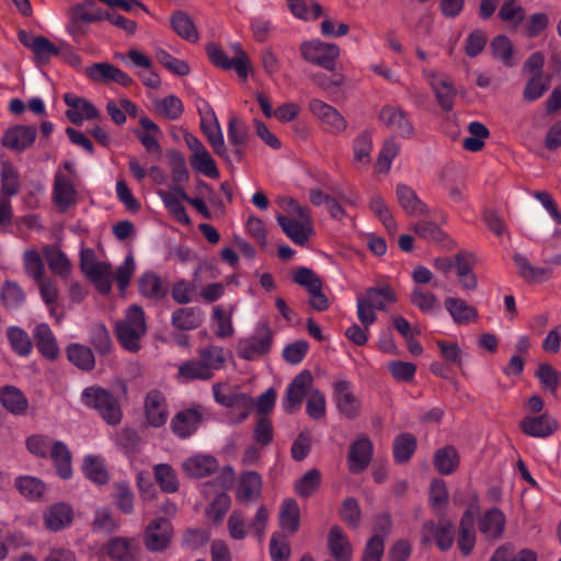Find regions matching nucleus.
Returning <instances> with one entry per match:
<instances>
[{"label":"nucleus","instance_id":"nucleus-25","mask_svg":"<svg viewBox=\"0 0 561 561\" xmlns=\"http://www.w3.org/2000/svg\"><path fill=\"white\" fill-rule=\"evenodd\" d=\"M38 352L47 359L54 360L59 354L56 337L47 323H38L33 330Z\"/></svg>","mask_w":561,"mask_h":561},{"label":"nucleus","instance_id":"nucleus-31","mask_svg":"<svg viewBox=\"0 0 561 561\" xmlns=\"http://www.w3.org/2000/svg\"><path fill=\"white\" fill-rule=\"evenodd\" d=\"M218 468L217 460L207 455H195L187 458L182 463V469L190 478H203L213 472Z\"/></svg>","mask_w":561,"mask_h":561},{"label":"nucleus","instance_id":"nucleus-33","mask_svg":"<svg viewBox=\"0 0 561 561\" xmlns=\"http://www.w3.org/2000/svg\"><path fill=\"white\" fill-rule=\"evenodd\" d=\"M444 304L451 319L457 324L469 323L478 318L477 309L461 298L447 297Z\"/></svg>","mask_w":561,"mask_h":561},{"label":"nucleus","instance_id":"nucleus-50","mask_svg":"<svg viewBox=\"0 0 561 561\" xmlns=\"http://www.w3.org/2000/svg\"><path fill=\"white\" fill-rule=\"evenodd\" d=\"M156 112L162 117L175 121L181 117L184 112V105L180 98L174 94L167 95L154 102Z\"/></svg>","mask_w":561,"mask_h":561},{"label":"nucleus","instance_id":"nucleus-49","mask_svg":"<svg viewBox=\"0 0 561 561\" xmlns=\"http://www.w3.org/2000/svg\"><path fill=\"white\" fill-rule=\"evenodd\" d=\"M197 355L198 359L205 364L213 376L216 370L224 367L226 362L225 350L217 345L202 347L197 351Z\"/></svg>","mask_w":561,"mask_h":561},{"label":"nucleus","instance_id":"nucleus-56","mask_svg":"<svg viewBox=\"0 0 561 561\" xmlns=\"http://www.w3.org/2000/svg\"><path fill=\"white\" fill-rule=\"evenodd\" d=\"M411 302L424 313L434 314L439 311L440 305L437 297L416 287L411 293Z\"/></svg>","mask_w":561,"mask_h":561},{"label":"nucleus","instance_id":"nucleus-14","mask_svg":"<svg viewBox=\"0 0 561 561\" xmlns=\"http://www.w3.org/2000/svg\"><path fill=\"white\" fill-rule=\"evenodd\" d=\"M77 188L73 179L60 169L55 173L53 197L59 209L66 210L77 203Z\"/></svg>","mask_w":561,"mask_h":561},{"label":"nucleus","instance_id":"nucleus-6","mask_svg":"<svg viewBox=\"0 0 561 561\" xmlns=\"http://www.w3.org/2000/svg\"><path fill=\"white\" fill-rule=\"evenodd\" d=\"M300 53L306 61L333 71L335 60L340 56L341 50L340 47L333 43L312 39L301 44Z\"/></svg>","mask_w":561,"mask_h":561},{"label":"nucleus","instance_id":"nucleus-3","mask_svg":"<svg viewBox=\"0 0 561 561\" xmlns=\"http://www.w3.org/2000/svg\"><path fill=\"white\" fill-rule=\"evenodd\" d=\"M80 400L89 409L95 410L108 425H117L123 419L122 409L113 393L100 386L83 389Z\"/></svg>","mask_w":561,"mask_h":561},{"label":"nucleus","instance_id":"nucleus-60","mask_svg":"<svg viewBox=\"0 0 561 561\" xmlns=\"http://www.w3.org/2000/svg\"><path fill=\"white\" fill-rule=\"evenodd\" d=\"M138 287L142 296L150 298H159L165 294L160 277L152 272L144 273L140 276Z\"/></svg>","mask_w":561,"mask_h":561},{"label":"nucleus","instance_id":"nucleus-39","mask_svg":"<svg viewBox=\"0 0 561 561\" xmlns=\"http://www.w3.org/2000/svg\"><path fill=\"white\" fill-rule=\"evenodd\" d=\"M43 254L53 273L61 277H67L70 274L71 263L59 248L55 245H46L43 249Z\"/></svg>","mask_w":561,"mask_h":561},{"label":"nucleus","instance_id":"nucleus-28","mask_svg":"<svg viewBox=\"0 0 561 561\" xmlns=\"http://www.w3.org/2000/svg\"><path fill=\"white\" fill-rule=\"evenodd\" d=\"M139 124L142 130L136 134L138 140L148 152L160 156L162 153L159 142V138L162 136L160 127L147 116H141Z\"/></svg>","mask_w":561,"mask_h":561},{"label":"nucleus","instance_id":"nucleus-64","mask_svg":"<svg viewBox=\"0 0 561 561\" xmlns=\"http://www.w3.org/2000/svg\"><path fill=\"white\" fill-rule=\"evenodd\" d=\"M538 554L536 551L524 548L520 549L513 557L510 556V550L505 546L499 547L492 554L490 561H537Z\"/></svg>","mask_w":561,"mask_h":561},{"label":"nucleus","instance_id":"nucleus-32","mask_svg":"<svg viewBox=\"0 0 561 561\" xmlns=\"http://www.w3.org/2000/svg\"><path fill=\"white\" fill-rule=\"evenodd\" d=\"M0 403L14 415L24 414L28 408L26 397L14 386H4L0 389Z\"/></svg>","mask_w":561,"mask_h":561},{"label":"nucleus","instance_id":"nucleus-52","mask_svg":"<svg viewBox=\"0 0 561 561\" xmlns=\"http://www.w3.org/2000/svg\"><path fill=\"white\" fill-rule=\"evenodd\" d=\"M179 377L183 380H208L213 375L198 358L179 365Z\"/></svg>","mask_w":561,"mask_h":561},{"label":"nucleus","instance_id":"nucleus-27","mask_svg":"<svg viewBox=\"0 0 561 561\" xmlns=\"http://www.w3.org/2000/svg\"><path fill=\"white\" fill-rule=\"evenodd\" d=\"M72 519V508L65 503H56L44 513L45 527L51 531H59L68 527Z\"/></svg>","mask_w":561,"mask_h":561},{"label":"nucleus","instance_id":"nucleus-18","mask_svg":"<svg viewBox=\"0 0 561 561\" xmlns=\"http://www.w3.org/2000/svg\"><path fill=\"white\" fill-rule=\"evenodd\" d=\"M85 75L95 82L113 81L124 87L129 85L133 81L126 72L108 62H98L87 67Z\"/></svg>","mask_w":561,"mask_h":561},{"label":"nucleus","instance_id":"nucleus-29","mask_svg":"<svg viewBox=\"0 0 561 561\" xmlns=\"http://www.w3.org/2000/svg\"><path fill=\"white\" fill-rule=\"evenodd\" d=\"M262 492V478L256 471H244L240 474L237 488L239 501H256Z\"/></svg>","mask_w":561,"mask_h":561},{"label":"nucleus","instance_id":"nucleus-10","mask_svg":"<svg viewBox=\"0 0 561 561\" xmlns=\"http://www.w3.org/2000/svg\"><path fill=\"white\" fill-rule=\"evenodd\" d=\"M172 534L173 529L169 519L156 518L145 530L144 543L149 551L161 552L169 547Z\"/></svg>","mask_w":561,"mask_h":561},{"label":"nucleus","instance_id":"nucleus-47","mask_svg":"<svg viewBox=\"0 0 561 561\" xmlns=\"http://www.w3.org/2000/svg\"><path fill=\"white\" fill-rule=\"evenodd\" d=\"M190 162L192 168L197 173H201L210 179H217L219 176V170L217 168L216 161L207 148L196 152L195 154H191Z\"/></svg>","mask_w":561,"mask_h":561},{"label":"nucleus","instance_id":"nucleus-61","mask_svg":"<svg viewBox=\"0 0 561 561\" xmlns=\"http://www.w3.org/2000/svg\"><path fill=\"white\" fill-rule=\"evenodd\" d=\"M373 149L371 136L368 133L359 134L353 144L354 161L359 165H368L371 161Z\"/></svg>","mask_w":561,"mask_h":561},{"label":"nucleus","instance_id":"nucleus-59","mask_svg":"<svg viewBox=\"0 0 561 561\" xmlns=\"http://www.w3.org/2000/svg\"><path fill=\"white\" fill-rule=\"evenodd\" d=\"M369 208L390 232H396L397 224L381 195L373 194L370 196Z\"/></svg>","mask_w":561,"mask_h":561},{"label":"nucleus","instance_id":"nucleus-55","mask_svg":"<svg viewBox=\"0 0 561 561\" xmlns=\"http://www.w3.org/2000/svg\"><path fill=\"white\" fill-rule=\"evenodd\" d=\"M470 136L465 138L462 147L471 152H477L484 146V139L489 137L488 128L480 122H471L468 126Z\"/></svg>","mask_w":561,"mask_h":561},{"label":"nucleus","instance_id":"nucleus-63","mask_svg":"<svg viewBox=\"0 0 561 561\" xmlns=\"http://www.w3.org/2000/svg\"><path fill=\"white\" fill-rule=\"evenodd\" d=\"M228 140L236 147L244 146L249 130L245 123L237 115H231L227 126Z\"/></svg>","mask_w":561,"mask_h":561},{"label":"nucleus","instance_id":"nucleus-4","mask_svg":"<svg viewBox=\"0 0 561 561\" xmlns=\"http://www.w3.org/2000/svg\"><path fill=\"white\" fill-rule=\"evenodd\" d=\"M219 479L220 482H206L202 485V493L205 499H210L215 495L206 511L207 516L215 523L220 522L230 508V496L225 490L234 481L233 469L230 466L225 467Z\"/></svg>","mask_w":561,"mask_h":561},{"label":"nucleus","instance_id":"nucleus-44","mask_svg":"<svg viewBox=\"0 0 561 561\" xmlns=\"http://www.w3.org/2000/svg\"><path fill=\"white\" fill-rule=\"evenodd\" d=\"M360 297L378 310H383L389 304L396 301V294L389 285L370 287Z\"/></svg>","mask_w":561,"mask_h":561},{"label":"nucleus","instance_id":"nucleus-22","mask_svg":"<svg viewBox=\"0 0 561 561\" xmlns=\"http://www.w3.org/2000/svg\"><path fill=\"white\" fill-rule=\"evenodd\" d=\"M371 456V440L365 435L358 437L350 447L347 458L350 470L354 473L362 472L368 467Z\"/></svg>","mask_w":561,"mask_h":561},{"label":"nucleus","instance_id":"nucleus-17","mask_svg":"<svg viewBox=\"0 0 561 561\" xmlns=\"http://www.w3.org/2000/svg\"><path fill=\"white\" fill-rule=\"evenodd\" d=\"M520 428L528 436L543 438L557 431L558 422L548 413L527 415L520 422Z\"/></svg>","mask_w":561,"mask_h":561},{"label":"nucleus","instance_id":"nucleus-48","mask_svg":"<svg viewBox=\"0 0 561 561\" xmlns=\"http://www.w3.org/2000/svg\"><path fill=\"white\" fill-rule=\"evenodd\" d=\"M213 394L218 404L230 410L242 403L245 393L232 389L228 383L218 382L213 385Z\"/></svg>","mask_w":561,"mask_h":561},{"label":"nucleus","instance_id":"nucleus-7","mask_svg":"<svg viewBox=\"0 0 561 561\" xmlns=\"http://www.w3.org/2000/svg\"><path fill=\"white\" fill-rule=\"evenodd\" d=\"M422 73L434 92L442 110L446 112L451 111L457 95V90L451 79L447 75L431 69H423Z\"/></svg>","mask_w":561,"mask_h":561},{"label":"nucleus","instance_id":"nucleus-13","mask_svg":"<svg viewBox=\"0 0 561 561\" xmlns=\"http://www.w3.org/2000/svg\"><path fill=\"white\" fill-rule=\"evenodd\" d=\"M64 101L69 107L66 116L75 125H81L84 121L95 119L100 116L99 110L84 98L66 93Z\"/></svg>","mask_w":561,"mask_h":561},{"label":"nucleus","instance_id":"nucleus-16","mask_svg":"<svg viewBox=\"0 0 561 561\" xmlns=\"http://www.w3.org/2000/svg\"><path fill=\"white\" fill-rule=\"evenodd\" d=\"M334 400L339 411L347 419H355L360 411V402L346 380L334 383Z\"/></svg>","mask_w":561,"mask_h":561},{"label":"nucleus","instance_id":"nucleus-23","mask_svg":"<svg viewBox=\"0 0 561 561\" xmlns=\"http://www.w3.org/2000/svg\"><path fill=\"white\" fill-rule=\"evenodd\" d=\"M36 138V128L33 126L18 125L9 128L3 137L2 145L16 151L28 148Z\"/></svg>","mask_w":561,"mask_h":561},{"label":"nucleus","instance_id":"nucleus-26","mask_svg":"<svg viewBox=\"0 0 561 561\" xmlns=\"http://www.w3.org/2000/svg\"><path fill=\"white\" fill-rule=\"evenodd\" d=\"M396 196L399 205L410 216H422L428 213L427 206L420 199L415 191L405 185L398 184Z\"/></svg>","mask_w":561,"mask_h":561},{"label":"nucleus","instance_id":"nucleus-1","mask_svg":"<svg viewBox=\"0 0 561 561\" xmlns=\"http://www.w3.org/2000/svg\"><path fill=\"white\" fill-rule=\"evenodd\" d=\"M277 204L285 214H277L276 220L283 232L295 244L304 247L314 234L313 219L309 208L290 196H280Z\"/></svg>","mask_w":561,"mask_h":561},{"label":"nucleus","instance_id":"nucleus-45","mask_svg":"<svg viewBox=\"0 0 561 561\" xmlns=\"http://www.w3.org/2000/svg\"><path fill=\"white\" fill-rule=\"evenodd\" d=\"M102 294H107L112 288L113 271L108 263L99 262L84 274Z\"/></svg>","mask_w":561,"mask_h":561},{"label":"nucleus","instance_id":"nucleus-43","mask_svg":"<svg viewBox=\"0 0 561 561\" xmlns=\"http://www.w3.org/2000/svg\"><path fill=\"white\" fill-rule=\"evenodd\" d=\"M106 552L114 561H133L136 554V545L133 539L113 538L106 545Z\"/></svg>","mask_w":561,"mask_h":561},{"label":"nucleus","instance_id":"nucleus-46","mask_svg":"<svg viewBox=\"0 0 561 561\" xmlns=\"http://www.w3.org/2000/svg\"><path fill=\"white\" fill-rule=\"evenodd\" d=\"M474 543L473 514L471 510H468L460 520L458 546L462 554L468 556L473 550Z\"/></svg>","mask_w":561,"mask_h":561},{"label":"nucleus","instance_id":"nucleus-15","mask_svg":"<svg viewBox=\"0 0 561 561\" xmlns=\"http://www.w3.org/2000/svg\"><path fill=\"white\" fill-rule=\"evenodd\" d=\"M145 417L153 427L163 426L169 419L165 397L158 390H151L145 398Z\"/></svg>","mask_w":561,"mask_h":561},{"label":"nucleus","instance_id":"nucleus-58","mask_svg":"<svg viewBox=\"0 0 561 561\" xmlns=\"http://www.w3.org/2000/svg\"><path fill=\"white\" fill-rule=\"evenodd\" d=\"M156 481L162 491L173 493L179 489V481L174 470L168 463H159L153 467Z\"/></svg>","mask_w":561,"mask_h":561},{"label":"nucleus","instance_id":"nucleus-38","mask_svg":"<svg viewBox=\"0 0 561 561\" xmlns=\"http://www.w3.org/2000/svg\"><path fill=\"white\" fill-rule=\"evenodd\" d=\"M171 26L173 31L183 39L190 43H196L199 38L197 28L192 18L183 12L176 11L171 16Z\"/></svg>","mask_w":561,"mask_h":561},{"label":"nucleus","instance_id":"nucleus-37","mask_svg":"<svg viewBox=\"0 0 561 561\" xmlns=\"http://www.w3.org/2000/svg\"><path fill=\"white\" fill-rule=\"evenodd\" d=\"M58 476L61 479H69L72 476L71 454L62 442H54L49 455Z\"/></svg>","mask_w":561,"mask_h":561},{"label":"nucleus","instance_id":"nucleus-11","mask_svg":"<svg viewBox=\"0 0 561 561\" xmlns=\"http://www.w3.org/2000/svg\"><path fill=\"white\" fill-rule=\"evenodd\" d=\"M312 376L309 371H301L289 383L283 401V408L287 413L296 412L311 389Z\"/></svg>","mask_w":561,"mask_h":561},{"label":"nucleus","instance_id":"nucleus-9","mask_svg":"<svg viewBox=\"0 0 561 561\" xmlns=\"http://www.w3.org/2000/svg\"><path fill=\"white\" fill-rule=\"evenodd\" d=\"M378 118L381 124L399 137L411 138L414 134V126L408 113L399 106H383L378 114Z\"/></svg>","mask_w":561,"mask_h":561},{"label":"nucleus","instance_id":"nucleus-53","mask_svg":"<svg viewBox=\"0 0 561 561\" xmlns=\"http://www.w3.org/2000/svg\"><path fill=\"white\" fill-rule=\"evenodd\" d=\"M291 13L301 20H316L322 14L319 2L313 0H287Z\"/></svg>","mask_w":561,"mask_h":561},{"label":"nucleus","instance_id":"nucleus-41","mask_svg":"<svg viewBox=\"0 0 561 561\" xmlns=\"http://www.w3.org/2000/svg\"><path fill=\"white\" fill-rule=\"evenodd\" d=\"M174 328L190 331L198 328L203 322L202 312L196 308L184 307L176 309L171 317Z\"/></svg>","mask_w":561,"mask_h":561},{"label":"nucleus","instance_id":"nucleus-42","mask_svg":"<svg viewBox=\"0 0 561 561\" xmlns=\"http://www.w3.org/2000/svg\"><path fill=\"white\" fill-rule=\"evenodd\" d=\"M300 511L294 499H286L279 510V527L289 534L299 528Z\"/></svg>","mask_w":561,"mask_h":561},{"label":"nucleus","instance_id":"nucleus-35","mask_svg":"<svg viewBox=\"0 0 561 561\" xmlns=\"http://www.w3.org/2000/svg\"><path fill=\"white\" fill-rule=\"evenodd\" d=\"M21 190V181L18 170L9 162L1 164L0 169V195L1 198L16 196Z\"/></svg>","mask_w":561,"mask_h":561},{"label":"nucleus","instance_id":"nucleus-51","mask_svg":"<svg viewBox=\"0 0 561 561\" xmlns=\"http://www.w3.org/2000/svg\"><path fill=\"white\" fill-rule=\"evenodd\" d=\"M434 465L442 474L453 473L459 465L457 450L451 446L437 450L434 457Z\"/></svg>","mask_w":561,"mask_h":561},{"label":"nucleus","instance_id":"nucleus-36","mask_svg":"<svg viewBox=\"0 0 561 561\" xmlns=\"http://www.w3.org/2000/svg\"><path fill=\"white\" fill-rule=\"evenodd\" d=\"M82 471L87 479L99 485H103L110 480L104 459L98 455H87L83 458Z\"/></svg>","mask_w":561,"mask_h":561},{"label":"nucleus","instance_id":"nucleus-20","mask_svg":"<svg viewBox=\"0 0 561 561\" xmlns=\"http://www.w3.org/2000/svg\"><path fill=\"white\" fill-rule=\"evenodd\" d=\"M203 421V412L198 408L180 411L171 422L173 433L180 438H187L197 431Z\"/></svg>","mask_w":561,"mask_h":561},{"label":"nucleus","instance_id":"nucleus-8","mask_svg":"<svg viewBox=\"0 0 561 561\" xmlns=\"http://www.w3.org/2000/svg\"><path fill=\"white\" fill-rule=\"evenodd\" d=\"M310 113L324 126V129L333 135L343 133L347 128L345 117L329 103L313 98L308 103Z\"/></svg>","mask_w":561,"mask_h":561},{"label":"nucleus","instance_id":"nucleus-54","mask_svg":"<svg viewBox=\"0 0 561 561\" xmlns=\"http://www.w3.org/2000/svg\"><path fill=\"white\" fill-rule=\"evenodd\" d=\"M7 336L12 350L22 357L31 354L33 345L28 334L19 327H10Z\"/></svg>","mask_w":561,"mask_h":561},{"label":"nucleus","instance_id":"nucleus-34","mask_svg":"<svg viewBox=\"0 0 561 561\" xmlns=\"http://www.w3.org/2000/svg\"><path fill=\"white\" fill-rule=\"evenodd\" d=\"M328 545L332 557L336 561H351L353 549L340 527L334 526L330 529Z\"/></svg>","mask_w":561,"mask_h":561},{"label":"nucleus","instance_id":"nucleus-19","mask_svg":"<svg viewBox=\"0 0 561 561\" xmlns=\"http://www.w3.org/2000/svg\"><path fill=\"white\" fill-rule=\"evenodd\" d=\"M20 42L31 49L39 62H47L51 57L59 54V48L44 36H35L25 31L19 32Z\"/></svg>","mask_w":561,"mask_h":561},{"label":"nucleus","instance_id":"nucleus-5","mask_svg":"<svg viewBox=\"0 0 561 561\" xmlns=\"http://www.w3.org/2000/svg\"><path fill=\"white\" fill-rule=\"evenodd\" d=\"M273 335L266 322H260L255 327L252 336L238 342L237 354L240 358L253 360L266 354L272 346Z\"/></svg>","mask_w":561,"mask_h":561},{"label":"nucleus","instance_id":"nucleus-62","mask_svg":"<svg viewBox=\"0 0 561 561\" xmlns=\"http://www.w3.org/2000/svg\"><path fill=\"white\" fill-rule=\"evenodd\" d=\"M90 343L101 355H106L112 351V341L106 327L96 323L90 329Z\"/></svg>","mask_w":561,"mask_h":561},{"label":"nucleus","instance_id":"nucleus-40","mask_svg":"<svg viewBox=\"0 0 561 561\" xmlns=\"http://www.w3.org/2000/svg\"><path fill=\"white\" fill-rule=\"evenodd\" d=\"M66 353L69 362L83 371H90L95 366L93 352L88 346L72 343L67 347Z\"/></svg>","mask_w":561,"mask_h":561},{"label":"nucleus","instance_id":"nucleus-21","mask_svg":"<svg viewBox=\"0 0 561 561\" xmlns=\"http://www.w3.org/2000/svg\"><path fill=\"white\" fill-rule=\"evenodd\" d=\"M492 58L505 68H514L518 64V53L513 42L505 35H496L490 42Z\"/></svg>","mask_w":561,"mask_h":561},{"label":"nucleus","instance_id":"nucleus-2","mask_svg":"<svg viewBox=\"0 0 561 561\" xmlns=\"http://www.w3.org/2000/svg\"><path fill=\"white\" fill-rule=\"evenodd\" d=\"M116 335L122 346L129 352H138L140 340L147 332L145 311L137 305L130 306L123 320L115 327Z\"/></svg>","mask_w":561,"mask_h":561},{"label":"nucleus","instance_id":"nucleus-57","mask_svg":"<svg viewBox=\"0 0 561 561\" xmlns=\"http://www.w3.org/2000/svg\"><path fill=\"white\" fill-rule=\"evenodd\" d=\"M416 439L409 433L398 435L393 442V456L396 461L405 462L414 454Z\"/></svg>","mask_w":561,"mask_h":561},{"label":"nucleus","instance_id":"nucleus-24","mask_svg":"<svg viewBox=\"0 0 561 561\" xmlns=\"http://www.w3.org/2000/svg\"><path fill=\"white\" fill-rule=\"evenodd\" d=\"M183 193L186 192L180 187H175L168 191L160 190L158 191V196L161 198L163 205L176 221L188 226L191 224V219L187 216L183 205Z\"/></svg>","mask_w":561,"mask_h":561},{"label":"nucleus","instance_id":"nucleus-12","mask_svg":"<svg viewBox=\"0 0 561 561\" xmlns=\"http://www.w3.org/2000/svg\"><path fill=\"white\" fill-rule=\"evenodd\" d=\"M421 539L424 545L434 540L440 550L446 551L454 543L453 526L447 520H440L437 524L432 520L426 522L421 530Z\"/></svg>","mask_w":561,"mask_h":561},{"label":"nucleus","instance_id":"nucleus-30","mask_svg":"<svg viewBox=\"0 0 561 561\" xmlns=\"http://www.w3.org/2000/svg\"><path fill=\"white\" fill-rule=\"evenodd\" d=\"M505 516L499 508L486 511L479 519V530L486 539L500 538L505 528Z\"/></svg>","mask_w":561,"mask_h":561}]
</instances>
